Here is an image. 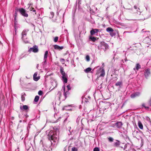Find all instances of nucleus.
<instances>
[{
  "label": "nucleus",
  "instance_id": "34",
  "mask_svg": "<svg viewBox=\"0 0 151 151\" xmlns=\"http://www.w3.org/2000/svg\"><path fill=\"white\" fill-rule=\"evenodd\" d=\"M93 151H99V150L98 147H95L93 149Z\"/></svg>",
  "mask_w": 151,
  "mask_h": 151
},
{
  "label": "nucleus",
  "instance_id": "8",
  "mask_svg": "<svg viewBox=\"0 0 151 151\" xmlns=\"http://www.w3.org/2000/svg\"><path fill=\"white\" fill-rule=\"evenodd\" d=\"M20 109L22 110L26 111L29 109V107L27 105H24L23 106H21L20 107Z\"/></svg>",
  "mask_w": 151,
  "mask_h": 151
},
{
  "label": "nucleus",
  "instance_id": "25",
  "mask_svg": "<svg viewBox=\"0 0 151 151\" xmlns=\"http://www.w3.org/2000/svg\"><path fill=\"white\" fill-rule=\"evenodd\" d=\"M62 78L63 82L65 83H66L67 82V78H64V77H62Z\"/></svg>",
  "mask_w": 151,
  "mask_h": 151
},
{
  "label": "nucleus",
  "instance_id": "19",
  "mask_svg": "<svg viewBox=\"0 0 151 151\" xmlns=\"http://www.w3.org/2000/svg\"><path fill=\"white\" fill-rule=\"evenodd\" d=\"M106 30L107 32H113L114 30L111 27H108L106 29Z\"/></svg>",
  "mask_w": 151,
  "mask_h": 151
},
{
  "label": "nucleus",
  "instance_id": "31",
  "mask_svg": "<svg viewBox=\"0 0 151 151\" xmlns=\"http://www.w3.org/2000/svg\"><path fill=\"white\" fill-rule=\"evenodd\" d=\"M72 151H78V149L76 147H73L72 148Z\"/></svg>",
  "mask_w": 151,
  "mask_h": 151
},
{
  "label": "nucleus",
  "instance_id": "6",
  "mask_svg": "<svg viewBox=\"0 0 151 151\" xmlns=\"http://www.w3.org/2000/svg\"><path fill=\"white\" fill-rule=\"evenodd\" d=\"M150 75V70L149 69H146L145 71V76L146 78H147Z\"/></svg>",
  "mask_w": 151,
  "mask_h": 151
},
{
  "label": "nucleus",
  "instance_id": "35",
  "mask_svg": "<svg viewBox=\"0 0 151 151\" xmlns=\"http://www.w3.org/2000/svg\"><path fill=\"white\" fill-rule=\"evenodd\" d=\"M67 87L68 88V91L70 90L71 89V88L70 87V85H68L67 86Z\"/></svg>",
  "mask_w": 151,
  "mask_h": 151
},
{
  "label": "nucleus",
  "instance_id": "14",
  "mask_svg": "<svg viewBox=\"0 0 151 151\" xmlns=\"http://www.w3.org/2000/svg\"><path fill=\"white\" fill-rule=\"evenodd\" d=\"M48 54V51H46L45 52L44 55V60H45V62H46L47 57V55Z\"/></svg>",
  "mask_w": 151,
  "mask_h": 151
},
{
  "label": "nucleus",
  "instance_id": "30",
  "mask_svg": "<svg viewBox=\"0 0 151 151\" xmlns=\"http://www.w3.org/2000/svg\"><path fill=\"white\" fill-rule=\"evenodd\" d=\"M108 140L110 142H113L114 140V139L113 138L111 137H108Z\"/></svg>",
  "mask_w": 151,
  "mask_h": 151
},
{
  "label": "nucleus",
  "instance_id": "13",
  "mask_svg": "<svg viewBox=\"0 0 151 151\" xmlns=\"http://www.w3.org/2000/svg\"><path fill=\"white\" fill-rule=\"evenodd\" d=\"M122 85V81H118L115 84L116 86H119V88H121Z\"/></svg>",
  "mask_w": 151,
  "mask_h": 151
},
{
  "label": "nucleus",
  "instance_id": "36",
  "mask_svg": "<svg viewBox=\"0 0 151 151\" xmlns=\"http://www.w3.org/2000/svg\"><path fill=\"white\" fill-rule=\"evenodd\" d=\"M62 77H64V78H67V75L66 74L65 75L63 76Z\"/></svg>",
  "mask_w": 151,
  "mask_h": 151
},
{
  "label": "nucleus",
  "instance_id": "11",
  "mask_svg": "<svg viewBox=\"0 0 151 151\" xmlns=\"http://www.w3.org/2000/svg\"><path fill=\"white\" fill-rule=\"evenodd\" d=\"M37 73H35L33 75V79L35 81H37L40 78V76L37 77Z\"/></svg>",
  "mask_w": 151,
  "mask_h": 151
},
{
  "label": "nucleus",
  "instance_id": "28",
  "mask_svg": "<svg viewBox=\"0 0 151 151\" xmlns=\"http://www.w3.org/2000/svg\"><path fill=\"white\" fill-rule=\"evenodd\" d=\"M86 60L88 62L90 61V58L89 56L88 55H86Z\"/></svg>",
  "mask_w": 151,
  "mask_h": 151
},
{
  "label": "nucleus",
  "instance_id": "5",
  "mask_svg": "<svg viewBox=\"0 0 151 151\" xmlns=\"http://www.w3.org/2000/svg\"><path fill=\"white\" fill-rule=\"evenodd\" d=\"M48 139L50 140H53L54 141L55 140H56L57 139V137H55V135L54 134H52L51 135L50 133L48 135Z\"/></svg>",
  "mask_w": 151,
  "mask_h": 151
},
{
  "label": "nucleus",
  "instance_id": "39",
  "mask_svg": "<svg viewBox=\"0 0 151 151\" xmlns=\"http://www.w3.org/2000/svg\"><path fill=\"white\" fill-rule=\"evenodd\" d=\"M17 13L16 12V13H15L14 14H15V16H16V15H17Z\"/></svg>",
  "mask_w": 151,
  "mask_h": 151
},
{
  "label": "nucleus",
  "instance_id": "29",
  "mask_svg": "<svg viewBox=\"0 0 151 151\" xmlns=\"http://www.w3.org/2000/svg\"><path fill=\"white\" fill-rule=\"evenodd\" d=\"M60 62L61 63L63 64L65 63V60L63 58H60Z\"/></svg>",
  "mask_w": 151,
  "mask_h": 151
},
{
  "label": "nucleus",
  "instance_id": "22",
  "mask_svg": "<svg viewBox=\"0 0 151 151\" xmlns=\"http://www.w3.org/2000/svg\"><path fill=\"white\" fill-rule=\"evenodd\" d=\"M64 95L65 97V99H66L67 97V95L69 94V93L68 91L65 92V89H64Z\"/></svg>",
  "mask_w": 151,
  "mask_h": 151
},
{
  "label": "nucleus",
  "instance_id": "24",
  "mask_svg": "<svg viewBox=\"0 0 151 151\" xmlns=\"http://www.w3.org/2000/svg\"><path fill=\"white\" fill-rule=\"evenodd\" d=\"M29 10L31 11H32L35 13V14H36V10L33 7H31L29 9Z\"/></svg>",
  "mask_w": 151,
  "mask_h": 151
},
{
  "label": "nucleus",
  "instance_id": "37",
  "mask_svg": "<svg viewBox=\"0 0 151 151\" xmlns=\"http://www.w3.org/2000/svg\"><path fill=\"white\" fill-rule=\"evenodd\" d=\"M149 104H150V106H151V98H150V100L149 101Z\"/></svg>",
  "mask_w": 151,
  "mask_h": 151
},
{
  "label": "nucleus",
  "instance_id": "12",
  "mask_svg": "<svg viewBox=\"0 0 151 151\" xmlns=\"http://www.w3.org/2000/svg\"><path fill=\"white\" fill-rule=\"evenodd\" d=\"M54 48L55 49H57V50H62L64 48V47L63 46H61L60 47L57 45H55L54 46Z\"/></svg>",
  "mask_w": 151,
  "mask_h": 151
},
{
  "label": "nucleus",
  "instance_id": "27",
  "mask_svg": "<svg viewBox=\"0 0 151 151\" xmlns=\"http://www.w3.org/2000/svg\"><path fill=\"white\" fill-rule=\"evenodd\" d=\"M120 144V142L119 141H117L116 142H115L114 143V145L116 146H118Z\"/></svg>",
  "mask_w": 151,
  "mask_h": 151
},
{
  "label": "nucleus",
  "instance_id": "7",
  "mask_svg": "<svg viewBox=\"0 0 151 151\" xmlns=\"http://www.w3.org/2000/svg\"><path fill=\"white\" fill-rule=\"evenodd\" d=\"M99 29H92V30H91L90 31V33H91V35H93L95 33L97 34L98 32H99Z\"/></svg>",
  "mask_w": 151,
  "mask_h": 151
},
{
  "label": "nucleus",
  "instance_id": "10",
  "mask_svg": "<svg viewBox=\"0 0 151 151\" xmlns=\"http://www.w3.org/2000/svg\"><path fill=\"white\" fill-rule=\"evenodd\" d=\"M123 124L122 122H116L115 125L118 128H120L122 126Z\"/></svg>",
  "mask_w": 151,
  "mask_h": 151
},
{
  "label": "nucleus",
  "instance_id": "23",
  "mask_svg": "<svg viewBox=\"0 0 151 151\" xmlns=\"http://www.w3.org/2000/svg\"><path fill=\"white\" fill-rule=\"evenodd\" d=\"M39 99V97L38 96H36L35 98L34 99V101L35 102H37Z\"/></svg>",
  "mask_w": 151,
  "mask_h": 151
},
{
  "label": "nucleus",
  "instance_id": "1",
  "mask_svg": "<svg viewBox=\"0 0 151 151\" xmlns=\"http://www.w3.org/2000/svg\"><path fill=\"white\" fill-rule=\"evenodd\" d=\"M109 46L105 42H101L100 44L98 46V48L99 50H103L104 51H106L108 48Z\"/></svg>",
  "mask_w": 151,
  "mask_h": 151
},
{
  "label": "nucleus",
  "instance_id": "4",
  "mask_svg": "<svg viewBox=\"0 0 151 151\" xmlns=\"http://www.w3.org/2000/svg\"><path fill=\"white\" fill-rule=\"evenodd\" d=\"M39 51L38 47L36 45L33 46L32 47L30 48L28 50V52H31V51H32L34 53H36L38 52Z\"/></svg>",
  "mask_w": 151,
  "mask_h": 151
},
{
  "label": "nucleus",
  "instance_id": "17",
  "mask_svg": "<svg viewBox=\"0 0 151 151\" xmlns=\"http://www.w3.org/2000/svg\"><path fill=\"white\" fill-rule=\"evenodd\" d=\"M101 73L99 77H104L105 74V71L104 69H102L101 71Z\"/></svg>",
  "mask_w": 151,
  "mask_h": 151
},
{
  "label": "nucleus",
  "instance_id": "9",
  "mask_svg": "<svg viewBox=\"0 0 151 151\" xmlns=\"http://www.w3.org/2000/svg\"><path fill=\"white\" fill-rule=\"evenodd\" d=\"M139 95L140 93L139 92H136L130 95V97L132 98H134L139 96Z\"/></svg>",
  "mask_w": 151,
  "mask_h": 151
},
{
  "label": "nucleus",
  "instance_id": "18",
  "mask_svg": "<svg viewBox=\"0 0 151 151\" xmlns=\"http://www.w3.org/2000/svg\"><path fill=\"white\" fill-rule=\"evenodd\" d=\"M140 68H141L140 65L139 63H137L136 65V68H134V70H138Z\"/></svg>",
  "mask_w": 151,
  "mask_h": 151
},
{
  "label": "nucleus",
  "instance_id": "26",
  "mask_svg": "<svg viewBox=\"0 0 151 151\" xmlns=\"http://www.w3.org/2000/svg\"><path fill=\"white\" fill-rule=\"evenodd\" d=\"M26 94L24 93L23 95H22L21 96V99L22 101H24L25 100V97L24 96H25Z\"/></svg>",
  "mask_w": 151,
  "mask_h": 151
},
{
  "label": "nucleus",
  "instance_id": "15",
  "mask_svg": "<svg viewBox=\"0 0 151 151\" xmlns=\"http://www.w3.org/2000/svg\"><path fill=\"white\" fill-rule=\"evenodd\" d=\"M60 71L61 74L63 76L65 75H66V74L65 73V72L64 71V69L62 67H61L60 70Z\"/></svg>",
  "mask_w": 151,
  "mask_h": 151
},
{
  "label": "nucleus",
  "instance_id": "21",
  "mask_svg": "<svg viewBox=\"0 0 151 151\" xmlns=\"http://www.w3.org/2000/svg\"><path fill=\"white\" fill-rule=\"evenodd\" d=\"M92 70V69L91 68H88L86 69H85L84 71L86 73H88L90 72Z\"/></svg>",
  "mask_w": 151,
  "mask_h": 151
},
{
  "label": "nucleus",
  "instance_id": "40",
  "mask_svg": "<svg viewBox=\"0 0 151 151\" xmlns=\"http://www.w3.org/2000/svg\"><path fill=\"white\" fill-rule=\"evenodd\" d=\"M110 35L111 36H113L112 35H111V33H110Z\"/></svg>",
  "mask_w": 151,
  "mask_h": 151
},
{
  "label": "nucleus",
  "instance_id": "2",
  "mask_svg": "<svg viewBox=\"0 0 151 151\" xmlns=\"http://www.w3.org/2000/svg\"><path fill=\"white\" fill-rule=\"evenodd\" d=\"M17 11H18L22 16L26 17H28V14L26 13V11L23 8H19L17 9Z\"/></svg>",
  "mask_w": 151,
  "mask_h": 151
},
{
  "label": "nucleus",
  "instance_id": "38",
  "mask_svg": "<svg viewBox=\"0 0 151 151\" xmlns=\"http://www.w3.org/2000/svg\"><path fill=\"white\" fill-rule=\"evenodd\" d=\"M142 106L144 107L145 108H148V107H145V105L144 104H143L142 105Z\"/></svg>",
  "mask_w": 151,
  "mask_h": 151
},
{
  "label": "nucleus",
  "instance_id": "41",
  "mask_svg": "<svg viewBox=\"0 0 151 151\" xmlns=\"http://www.w3.org/2000/svg\"><path fill=\"white\" fill-rule=\"evenodd\" d=\"M150 125H151V122H150Z\"/></svg>",
  "mask_w": 151,
  "mask_h": 151
},
{
  "label": "nucleus",
  "instance_id": "32",
  "mask_svg": "<svg viewBox=\"0 0 151 151\" xmlns=\"http://www.w3.org/2000/svg\"><path fill=\"white\" fill-rule=\"evenodd\" d=\"M58 39V37H55L54 39V42H57Z\"/></svg>",
  "mask_w": 151,
  "mask_h": 151
},
{
  "label": "nucleus",
  "instance_id": "3",
  "mask_svg": "<svg viewBox=\"0 0 151 151\" xmlns=\"http://www.w3.org/2000/svg\"><path fill=\"white\" fill-rule=\"evenodd\" d=\"M28 30H23L22 32V40L24 42H26V40L27 38V34Z\"/></svg>",
  "mask_w": 151,
  "mask_h": 151
},
{
  "label": "nucleus",
  "instance_id": "33",
  "mask_svg": "<svg viewBox=\"0 0 151 151\" xmlns=\"http://www.w3.org/2000/svg\"><path fill=\"white\" fill-rule=\"evenodd\" d=\"M43 93V92L42 91H39L38 92V94L40 95H42Z\"/></svg>",
  "mask_w": 151,
  "mask_h": 151
},
{
  "label": "nucleus",
  "instance_id": "16",
  "mask_svg": "<svg viewBox=\"0 0 151 151\" xmlns=\"http://www.w3.org/2000/svg\"><path fill=\"white\" fill-rule=\"evenodd\" d=\"M138 126L140 129H143V125L140 121H139L138 122Z\"/></svg>",
  "mask_w": 151,
  "mask_h": 151
},
{
  "label": "nucleus",
  "instance_id": "20",
  "mask_svg": "<svg viewBox=\"0 0 151 151\" xmlns=\"http://www.w3.org/2000/svg\"><path fill=\"white\" fill-rule=\"evenodd\" d=\"M90 39L93 42H94L96 40V37H90Z\"/></svg>",
  "mask_w": 151,
  "mask_h": 151
}]
</instances>
